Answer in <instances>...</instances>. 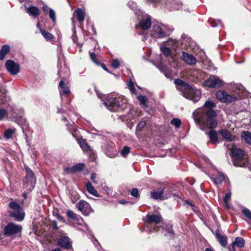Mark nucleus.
<instances>
[{
  "mask_svg": "<svg viewBox=\"0 0 251 251\" xmlns=\"http://www.w3.org/2000/svg\"><path fill=\"white\" fill-rule=\"evenodd\" d=\"M215 104L211 100L205 101L202 108L195 110L193 116L195 122L202 127L206 126L209 128H215L217 125V121L215 119L217 116L216 112L213 108Z\"/></svg>",
  "mask_w": 251,
  "mask_h": 251,
  "instance_id": "obj_1",
  "label": "nucleus"
},
{
  "mask_svg": "<svg viewBox=\"0 0 251 251\" xmlns=\"http://www.w3.org/2000/svg\"><path fill=\"white\" fill-rule=\"evenodd\" d=\"M58 75L62 79L59 83L58 89L60 94H69L70 91L69 87L64 83L63 79L70 75L69 69L67 68L64 63V55L60 53L58 55Z\"/></svg>",
  "mask_w": 251,
  "mask_h": 251,
  "instance_id": "obj_2",
  "label": "nucleus"
},
{
  "mask_svg": "<svg viewBox=\"0 0 251 251\" xmlns=\"http://www.w3.org/2000/svg\"><path fill=\"white\" fill-rule=\"evenodd\" d=\"M149 3L159 5L169 11L177 10L182 7V3L179 0H147Z\"/></svg>",
  "mask_w": 251,
  "mask_h": 251,
  "instance_id": "obj_3",
  "label": "nucleus"
},
{
  "mask_svg": "<svg viewBox=\"0 0 251 251\" xmlns=\"http://www.w3.org/2000/svg\"><path fill=\"white\" fill-rule=\"evenodd\" d=\"M172 30L161 23H157L152 25L151 36L154 39L163 38L169 35Z\"/></svg>",
  "mask_w": 251,
  "mask_h": 251,
  "instance_id": "obj_4",
  "label": "nucleus"
},
{
  "mask_svg": "<svg viewBox=\"0 0 251 251\" xmlns=\"http://www.w3.org/2000/svg\"><path fill=\"white\" fill-rule=\"evenodd\" d=\"M229 149L230 151L231 156L237 160L234 162L235 166L243 167L247 163L244 151L238 148L234 145H232Z\"/></svg>",
  "mask_w": 251,
  "mask_h": 251,
  "instance_id": "obj_5",
  "label": "nucleus"
},
{
  "mask_svg": "<svg viewBox=\"0 0 251 251\" xmlns=\"http://www.w3.org/2000/svg\"><path fill=\"white\" fill-rule=\"evenodd\" d=\"M138 11L139 14L136 16L139 20V22L138 25H136V28L140 27L143 30L149 29L151 25V17L141 10Z\"/></svg>",
  "mask_w": 251,
  "mask_h": 251,
  "instance_id": "obj_6",
  "label": "nucleus"
},
{
  "mask_svg": "<svg viewBox=\"0 0 251 251\" xmlns=\"http://www.w3.org/2000/svg\"><path fill=\"white\" fill-rule=\"evenodd\" d=\"M9 207L12 210L10 216L16 220L22 221L25 217V213L21 206L16 202L11 201L9 204Z\"/></svg>",
  "mask_w": 251,
  "mask_h": 251,
  "instance_id": "obj_7",
  "label": "nucleus"
},
{
  "mask_svg": "<svg viewBox=\"0 0 251 251\" xmlns=\"http://www.w3.org/2000/svg\"><path fill=\"white\" fill-rule=\"evenodd\" d=\"M99 98L103 100L105 99L104 104L111 111H115L120 105L118 100L112 97V95H99Z\"/></svg>",
  "mask_w": 251,
  "mask_h": 251,
  "instance_id": "obj_8",
  "label": "nucleus"
},
{
  "mask_svg": "<svg viewBox=\"0 0 251 251\" xmlns=\"http://www.w3.org/2000/svg\"><path fill=\"white\" fill-rule=\"evenodd\" d=\"M174 83L176 87H179L184 91L201 94L200 90L197 89L194 85H190L180 78L175 79Z\"/></svg>",
  "mask_w": 251,
  "mask_h": 251,
  "instance_id": "obj_9",
  "label": "nucleus"
},
{
  "mask_svg": "<svg viewBox=\"0 0 251 251\" xmlns=\"http://www.w3.org/2000/svg\"><path fill=\"white\" fill-rule=\"evenodd\" d=\"M26 177L24 182V186L29 191H31L34 187L36 183V178L33 172L28 168H25Z\"/></svg>",
  "mask_w": 251,
  "mask_h": 251,
  "instance_id": "obj_10",
  "label": "nucleus"
},
{
  "mask_svg": "<svg viewBox=\"0 0 251 251\" xmlns=\"http://www.w3.org/2000/svg\"><path fill=\"white\" fill-rule=\"evenodd\" d=\"M5 67L7 72L12 75H15L19 73L20 71V65L12 60H6Z\"/></svg>",
  "mask_w": 251,
  "mask_h": 251,
  "instance_id": "obj_11",
  "label": "nucleus"
},
{
  "mask_svg": "<svg viewBox=\"0 0 251 251\" xmlns=\"http://www.w3.org/2000/svg\"><path fill=\"white\" fill-rule=\"evenodd\" d=\"M227 89L236 94H251L244 86L240 83H230L227 85Z\"/></svg>",
  "mask_w": 251,
  "mask_h": 251,
  "instance_id": "obj_12",
  "label": "nucleus"
},
{
  "mask_svg": "<svg viewBox=\"0 0 251 251\" xmlns=\"http://www.w3.org/2000/svg\"><path fill=\"white\" fill-rule=\"evenodd\" d=\"M22 229V227L21 226L13 223H9L4 229V234L7 236L16 234L21 232Z\"/></svg>",
  "mask_w": 251,
  "mask_h": 251,
  "instance_id": "obj_13",
  "label": "nucleus"
},
{
  "mask_svg": "<svg viewBox=\"0 0 251 251\" xmlns=\"http://www.w3.org/2000/svg\"><path fill=\"white\" fill-rule=\"evenodd\" d=\"M180 59L189 66H194L197 63L196 58L192 54L182 51Z\"/></svg>",
  "mask_w": 251,
  "mask_h": 251,
  "instance_id": "obj_14",
  "label": "nucleus"
},
{
  "mask_svg": "<svg viewBox=\"0 0 251 251\" xmlns=\"http://www.w3.org/2000/svg\"><path fill=\"white\" fill-rule=\"evenodd\" d=\"M204 84L209 88L219 87L223 84V81L218 77L214 76L205 80Z\"/></svg>",
  "mask_w": 251,
  "mask_h": 251,
  "instance_id": "obj_15",
  "label": "nucleus"
},
{
  "mask_svg": "<svg viewBox=\"0 0 251 251\" xmlns=\"http://www.w3.org/2000/svg\"><path fill=\"white\" fill-rule=\"evenodd\" d=\"M77 209L85 215H88L92 211L90 204L84 201H79L76 204Z\"/></svg>",
  "mask_w": 251,
  "mask_h": 251,
  "instance_id": "obj_16",
  "label": "nucleus"
},
{
  "mask_svg": "<svg viewBox=\"0 0 251 251\" xmlns=\"http://www.w3.org/2000/svg\"><path fill=\"white\" fill-rule=\"evenodd\" d=\"M57 245L66 249H69L71 247V243L68 237H61L57 241Z\"/></svg>",
  "mask_w": 251,
  "mask_h": 251,
  "instance_id": "obj_17",
  "label": "nucleus"
},
{
  "mask_svg": "<svg viewBox=\"0 0 251 251\" xmlns=\"http://www.w3.org/2000/svg\"><path fill=\"white\" fill-rule=\"evenodd\" d=\"M164 189H162L160 191H153L151 192V198L157 200H165L168 198L169 195H163Z\"/></svg>",
  "mask_w": 251,
  "mask_h": 251,
  "instance_id": "obj_18",
  "label": "nucleus"
},
{
  "mask_svg": "<svg viewBox=\"0 0 251 251\" xmlns=\"http://www.w3.org/2000/svg\"><path fill=\"white\" fill-rule=\"evenodd\" d=\"M24 6L26 9V12L29 15L34 18H36L39 16L40 14V10L37 6H30L27 7L25 5Z\"/></svg>",
  "mask_w": 251,
  "mask_h": 251,
  "instance_id": "obj_19",
  "label": "nucleus"
},
{
  "mask_svg": "<svg viewBox=\"0 0 251 251\" xmlns=\"http://www.w3.org/2000/svg\"><path fill=\"white\" fill-rule=\"evenodd\" d=\"M217 99L222 102H230L237 99L234 95H216Z\"/></svg>",
  "mask_w": 251,
  "mask_h": 251,
  "instance_id": "obj_20",
  "label": "nucleus"
},
{
  "mask_svg": "<svg viewBox=\"0 0 251 251\" xmlns=\"http://www.w3.org/2000/svg\"><path fill=\"white\" fill-rule=\"evenodd\" d=\"M215 235L220 244L223 247H226L227 245V236L226 235H222L219 230L215 231Z\"/></svg>",
  "mask_w": 251,
  "mask_h": 251,
  "instance_id": "obj_21",
  "label": "nucleus"
},
{
  "mask_svg": "<svg viewBox=\"0 0 251 251\" xmlns=\"http://www.w3.org/2000/svg\"><path fill=\"white\" fill-rule=\"evenodd\" d=\"M161 217L159 215L151 214L147 216V221L149 224H158L161 222Z\"/></svg>",
  "mask_w": 251,
  "mask_h": 251,
  "instance_id": "obj_22",
  "label": "nucleus"
},
{
  "mask_svg": "<svg viewBox=\"0 0 251 251\" xmlns=\"http://www.w3.org/2000/svg\"><path fill=\"white\" fill-rule=\"evenodd\" d=\"M245 241L244 239L240 237L235 238L234 241L231 244L233 251H234V246H236L239 248H243L245 246Z\"/></svg>",
  "mask_w": 251,
  "mask_h": 251,
  "instance_id": "obj_23",
  "label": "nucleus"
},
{
  "mask_svg": "<svg viewBox=\"0 0 251 251\" xmlns=\"http://www.w3.org/2000/svg\"><path fill=\"white\" fill-rule=\"evenodd\" d=\"M219 133L222 135L223 138L228 141H232L234 137L226 129H221L219 131Z\"/></svg>",
  "mask_w": 251,
  "mask_h": 251,
  "instance_id": "obj_24",
  "label": "nucleus"
},
{
  "mask_svg": "<svg viewBox=\"0 0 251 251\" xmlns=\"http://www.w3.org/2000/svg\"><path fill=\"white\" fill-rule=\"evenodd\" d=\"M76 14L77 20L81 23L84 21L85 13L84 10L81 8H77L75 12Z\"/></svg>",
  "mask_w": 251,
  "mask_h": 251,
  "instance_id": "obj_25",
  "label": "nucleus"
},
{
  "mask_svg": "<svg viewBox=\"0 0 251 251\" xmlns=\"http://www.w3.org/2000/svg\"><path fill=\"white\" fill-rule=\"evenodd\" d=\"M166 44L170 49L176 50L179 45V43L176 40L170 38L167 41Z\"/></svg>",
  "mask_w": 251,
  "mask_h": 251,
  "instance_id": "obj_26",
  "label": "nucleus"
},
{
  "mask_svg": "<svg viewBox=\"0 0 251 251\" xmlns=\"http://www.w3.org/2000/svg\"><path fill=\"white\" fill-rule=\"evenodd\" d=\"M77 141L84 151L87 152L91 150L90 146L88 145L85 140L81 138L77 139Z\"/></svg>",
  "mask_w": 251,
  "mask_h": 251,
  "instance_id": "obj_27",
  "label": "nucleus"
},
{
  "mask_svg": "<svg viewBox=\"0 0 251 251\" xmlns=\"http://www.w3.org/2000/svg\"><path fill=\"white\" fill-rule=\"evenodd\" d=\"M211 179L215 184L218 185L224 180L225 176L223 174L218 173L217 176L212 175Z\"/></svg>",
  "mask_w": 251,
  "mask_h": 251,
  "instance_id": "obj_28",
  "label": "nucleus"
},
{
  "mask_svg": "<svg viewBox=\"0 0 251 251\" xmlns=\"http://www.w3.org/2000/svg\"><path fill=\"white\" fill-rule=\"evenodd\" d=\"M10 51V47L8 45H4L2 46L0 50V60H3L6 55Z\"/></svg>",
  "mask_w": 251,
  "mask_h": 251,
  "instance_id": "obj_29",
  "label": "nucleus"
},
{
  "mask_svg": "<svg viewBox=\"0 0 251 251\" xmlns=\"http://www.w3.org/2000/svg\"><path fill=\"white\" fill-rule=\"evenodd\" d=\"M128 7L134 12L135 15L136 16L139 14L138 10H141L138 8L137 4L133 1L130 0L127 3Z\"/></svg>",
  "mask_w": 251,
  "mask_h": 251,
  "instance_id": "obj_30",
  "label": "nucleus"
},
{
  "mask_svg": "<svg viewBox=\"0 0 251 251\" xmlns=\"http://www.w3.org/2000/svg\"><path fill=\"white\" fill-rule=\"evenodd\" d=\"M86 189L88 192L93 196L99 197L100 195L98 193L97 191L95 189L94 187L92 186L91 183L89 182L87 183L86 185Z\"/></svg>",
  "mask_w": 251,
  "mask_h": 251,
  "instance_id": "obj_31",
  "label": "nucleus"
},
{
  "mask_svg": "<svg viewBox=\"0 0 251 251\" xmlns=\"http://www.w3.org/2000/svg\"><path fill=\"white\" fill-rule=\"evenodd\" d=\"M241 137L246 143L251 145V132L246 131L242 133Z\"/></svg>",
  "mask_w": 251,
  "mask_h": 251,
  "instance_id": "obj_32",
  "label": "nucleus"
},
{
  "mask_svg": "<svg viewBox=\"0 0 251 251\" xmlns=\"http://www.w3.org/2000/svg\"><path fill=\"white\" fill-rule=\"evenodd\" d=\"M40 33L47 41H50L53 38V36L51 33L42 28H40Z\"/></svg>",
  "mask_w": 251,
  "mask_h": 251,
  "instance_id": "obj_33",
  "label": "nucleus"
},
{
  "mask_svg": "<svg viewBox=\"0 0 251 251\" xmlns=\"http://www.w3.org/2000/svg\"><path fill=\"white\" fill-rule=\"evenodd\" d=\"M208 135L210 140L214 144H216L218 142L217 134L215 131L210 130L208 132Z\"/></svg>",
  "mask_w": 251,
  "mask_h": 251,
  "instance_id": "obj_34",
  "label": "nucleus"
},
{
  "mask_svg": "<svg viewBox=\"0 0 251 251\" xmlns=\"http://www.w3.org/2000/svg\"><path fill=\"white\" fill-rule=\"evenodd\" d=\"M185 98L192 102L196 103L201 99L200 95H184Z\"/></svg>",
  "mask_w": 251,
  "mask_h": 251,
  "instance_id": "obj_35",
  "label": "nucleus"
},
{
  "mask_svg": "<svg viewBox=\"0 0 251 251\" xmlns=\"http://www.w3.org/2000/svg\"><path fill=\"white\" fill-rule=\"evenodd\" d=\"M181 43L184 44L185 46H188L189 45V42L191 40V38L188 37L187 35L183 34L181 35Z\"/></svg>",
  "mask_w": 251,
  "mask_h": 251,
  "instance_id": "obj_36",
  "label": "nucleus"
},
{
  "mask_svg": "<svg viewBox=\"0 0 251 251\" xmlns=\"http://www.w3.org/2000/svg\"><path fill=\"white\" fill-rule=\"evenodd\" d=\"M208 22L212 27L218 26H222V22L220 20H209Z\"/></svg>",
  "mask_w": 251,
  "mask_h": 251,
  "instance_id": "obj_37",
  "label": "nucleus"
},
{
  "mask_svg": "<svg viewBox=\"0 0 251 251\" xmlns=\"http://www.w3.org/2000/svg\"><path fill=\"white\" fill-rule=\"evenodd\" d=\"M160 49L161 52L166 57L169 56L171 53V49L170 48L162 46L160 47Z\"/></svg>",
  "mask_w": 251,
  "mask_h": 251,
  "instance_id": "obj_38",
  "label": "nucleus"
},
{
  "mask_svg": "<svg viewBox=\"0 0 251 251\" xmlns=\"http://www.w3.org/2000/svg\"><path fill=\"white\" fill-rule=\"evenodd\" d=\"M127 86L128 87V88L129 89L130 91L133 94H136L135 89L134 87V84L133 83L131 78H129L127 80Z\"/></svg>",
  "mask_w": 251,
  "mask_h": 251,
  "instance_id": "obj_39",
  "label": "nucleus"
},
{
  "mask_svg": "<svg viewBox=\"0 0 251 251\" xmlns=\"http://www.w3.org/2000/svg\"><path fill=\"white\" fill-rule=\"evenodd\" d=\"M15 129L9 128L6 130L4 133V137L7 139L11 138L13 134L15 133Z\"/></svg>",
  "mask_w": 251,
  "mask_h": 251,
  "instance_id": "obj_40",
  "label": "nucleus"
},
{
  "mask_svg": "<svg viewBox=\"0 0 251 251\" xmlns=\"http://www.w3.org/2000/svg\"><path fill=\"white\" fill-rule=\"evenodd\" d=\"M138 99L140 102V104L142 105L143 107H147V98L145 95H139L138 97Z\"/></svg>",
  "mask_w": 251,
  "mask_h": 251,
  "instance_id": "obj_41",
  "label": "nucleus"
},
{
  "mask_svg": "<svg viewBox=\"0 0 251 251\" xmlns=\"http://www.w3.org/2000/svg\"><path fill=\"white\" fill-rule=\"evenodd\" d=\"M75 173L83 170L85 164L83 163H78L73 166Z\"/></svg>",
  "mask_w": 251,
  "mask_h": 251,
  "instance_id": "obj_42",
  "label": "nucleus"
},
{
  "mask_svg": "<svg viewBox=\"0 0 251 251\" xmlns=\"http://www.w3.org/2000/svg\"><path fill=\"white\" fill-rule=\"evenodd\" d=\"M49 15L50 18L52 22L55 23L56 21V14L55 11L52 9H49Z\"/></svg>",
  "mask_w": 251,
  "mask_h": 251,
  "instance_id": "obj_43",
  "label": "nucleus"
},
{
  "mask_svg": "<svg viewBox=\"0 0 251 251\" xmlns=\"http://www.w3.org/2000/svg\"><path fill=\"white\" fill-rule=\"evenodd\" d=\"M171 124L178 128L180 127L181 124V121L179 119L174 118L171 121Z\"/></svg>",
  "mask_w": 251,
  "mask_h": 251,
  "instance_id": "obj_44",
  "label": "nucleus"
},
{
  "mask_svg": "<svg viewBox=\"0 0 251 251\" xmlns=\"http://www.w3.org/2000/svg\"><path fill=\"white\" fill-rule=\"evenodd\" d=\"M90 57L91 59L96 64L99 65L100 63L97 60L96 55L94 52H89Z\"/></svg>",
  "mask_w": 251,
  "mask_h": 251,
  "instance_id": "obj_45",
  "label": "nucleus"
},
{
  "mask_svg": "<svg viewBox=\"0 0 251 251\" xmlns=\"http://www.w3.org/2000/svg\"><path fill=\"white\" fill-rule=\"evenodd\" d=\"M111 66L115 69H118L120 66V61L118 59H114L111 63Z\"/></svg>",
  "mask_w": 251,
  "mask_h": 251,
  "instance_id": "obj_46",
  "label": "nucleus"
},
{
  "mask_svg": "<svg viewBox=\"0 0 251 251\" xmlns=\"http://www.w3.org/2000/svg\"><path fill=\"white\" fill-rule=\"evenodd\" d=\"M230 197H231V193H228L225 195V197L224 198V202H225L226 205L227 207H229L228 205V201L230 200Z\"/></svg>",
  "mask_w": 251,
  "mask_h": 251,
  "instance_id": "obj_47",
  "label": "nucleus"
},
{
  "mask_svg": "<svg viewBox=\"0 0 251 251\" xmlns=\"http://www.w3.org/2000/svg\"><path fill=\"white\" fill-rule=\"evenodd\" d=\"M129 152V148L128 147L125 146L121 151V154L123 156H126Z\"/></svg>",
  "mask_w": 251,
  "mask_h": 251,
  "instance_id": "obj_48",
  "label": "nucleus"
},
{
  "mask_svg": "<svg viewBox=\"0 0 251 251\" xmlns=\"http://www.w3.org/2000/svg\"><path fill=\"white\" fill-rule=\"evenodd\" d=\"M66 215L70 219L73 220L75 219V214L72 210H68L66 212Z\"/></svg>",
  "mask_w": 251,
  "mask_h": 251,
  "instance_id": "obj_49",
  "label": "nucleus"
},
{
  "mask_svg": "<svg viewBox=\"0 0 251 251\" xmlns=\"http://www.w3.org/2000/svg\"><path fill=\"white\" fill-rule=\"evenodd\" d=\"M243 214L249 219L251 220V211L248 209H243Z\"/></svg>",
  "mask_w": 251,
  "mask_h": 251,
  "instance_id": "obj_50",
  "label": "nucleus"
},
{
  "mask_svg": "<svg viewBox=\"0 0 251 251\" xmlns=\"http://www.w3.org/2000/svg\"><path fill=\"white\" fill-rule=\"evenodd\" d=\"M7 114V112L4 109H0V120H2Z\"/></svg>",
  "mask_w": 251,
  "mask_h": 251,
  "instance_id": "obj_51",
  "label": "nucleus"
},
{
  "mask_svg": "<svg viewBox=\"0 0 251 251\" xmlns=\"http://www.w3.org/2000/svg\"><path fill=\"white\" fill-rule=\"evenodd\" d=\"M64 171L67 174H72L75 173L73 166L72 167H65L64 168Z\"/></svg>",
  "mask_w": 251,
  "mask_h": 251,
  "instance_id": "obj_52",
  "label": "nucleus"
},
{
  "mask_svg": "<svg viewBox=\"0 0 251 251\" xmlns=\"http://www.w3.org/2000/svg\"><path fill=\"white\" fill-rule=\"evenodd\" d=\"M146 123L145 121H142L138 125L137 128L138 130H141L146 126Z\"/></svg>",
  "mask_w": 251,
  "mask_h": 251,
  "instance_id": "obj_53",
  "label": "nucleus"
},
{
  "mask_svg": "<svg viewBox=\"0 0 251 251\" xmlns=\"http://www.w3.org/2000/svg\"><path fill=\"white\" fill-rule=\"evenodd\" d=\"M72 39L74 43H76V42L77 41V37L76 36V31H75V28H74L73 29V34L72 36Z\"/></svg>",
  "mask_w": 251,
  "mask_h": 251,
  "instance_id": "obj_54",
  "label": "nucleus"
},
{
  "mask_svg": "<svg viewBox=\"0 0 251 251\" xmlns=\"http://www.w3.org/2000/svg\"><path fill=\"white\" fill-rule=\"evenodd\" d=\"M131 195L134 197L137 198L139 196L138 189L137 188H133L131 190Z\"/></svg>",
  "mask_w": 251,
  "mask_h": 251,
  "instance_id": "obj_55",
  "label": "nucleus"
},
{
  "mask_svg": "<svg viewBox=\"0 0 251 251\" xmlns=\"http://www.w3.org/2000/svg\"><path fill=\"white\" fill-rule=\"evenodd\" d=\"M93 91H95L96 94H100L98 91V90L96 86H94L92 89H89L88 90V92L89 93H93Z\"/></svg>",
  "mask_w": 251,
  "mask_h": 251,
  "instance_id": "obj_56",
  "label": "nucleus"
},
{
  "mask_svg": "<svg viewBox=\"0 0 251 251\" xmlns=\"http://www.w3.org/2000/svg\"><path fill=\"white\" fill-rule=\"evenodd\" d=\"M10 113L11 116L14 118H16L18 116V113L16 111V109L14 107L11 108Z\"/></svg>",
  "mask_w": 251,
  "mask_h": 251,
  "instance_id": "obj_57",
  "label": "nucleus"
},
{
  "mask_svg": "<svg viewBox=\"0 0 251 251\" xmlns=\"http://www.w3.org/2000/svg\"><path fill=\"white\" fill-rule=\"evenodd\" d=\"M100 65L101 67L104 71H106L108 73H110V72L109 71L108 69H107V68L104 63H100ZM112 74H113L115 76H116V75L115 74L113 73H112Z\"/></svg>",
  "mask_w": 251,
  "mask_h": 251,
  "instance_id": "obj_58",
  "label": "nucleus"
},
{
  "mask_svg": "<svg viewBox=\"0 0 251 251\" xmlns=\"http://www.w3.org/2000/svg\"><path fill=\"white\" fill-rule=\"evenodd\" d=\"M43 10L45 13H46L48 11H49L50 8L48 7L47 5H44L42 7Z\"/></svg>",
  "mask_w": 251,
  "mask_h": 251,
  "instance_id": "obj_59",
  "label": "nucleus"
},
{
  "mask_svg": "<svg viewBox=\"0 0 251 251\" xmlns=\"http://www.w3.org/2000/svg\"><path fill=\"white\" fill-rule=\"evenodd\" d=\"M169 195V196H168V198H170L171 195H172V193L169 190V191H166L165 192V193L163 192V195Z\"/></svg>",
  "mask_w": 251,
  "mask_h": 251,
  "instance_id": "obj_60",
  "label": "nucleus"
},
{
  "mask_svg": "<svg viewBox=\"0 0 251 251\" xmlns=\"http://www.w3.org/2000/svg\"><path fill=\"white\" fill-rule=\"evenodd\" d=\"M96 177V175L93 174L91 175V178L93 180L94 183H97L96 181L95 180V178Z\"/></svg>",
  "mask_w": 251,
  "mask_h": 251,
  "instance_id": "obj_61",
  "label": "nucleus"
},
{
  "mask_svg": "<svg viewBox=\"0 0 251 251\" xmlns=\"http://www.w3.org/2000/svg\"><path fill=\"white\" fill-rule=\"evenodd\" d=\"M57 218H58V219L59 220H60V221L62 222L63 223H65V219L62 216H61L60 215H58V217H57Z\"/></svg>",
  "mask_w": 251,
  "mask_h": 251,
  "instance_id": "obj_62",
  "label": "nucleus"
},
{
  "mask_svg": "<svg viewBox=\"0 0 251 251\" xmlns=\"http://www.w3.org/2000/svg\"><path fill=\"white\" fill-rule=\"evenodd\" d=\"M52 226L56 229H57L58 228L57 223L56 221H54L52 222Z\"/></svg>",
  "mask_w": 251,
  "mask_h": 251,
  "instance_id": "obj_63",
  "label": "nucleus"
},
{
  "mask_svg": "<svg viewBox=\"0 0 251 251\" xmlns=\"http://www.w3.org/2000/svg\"><path fill=\"white\" fill-rule=\"evenodd\" d=\"M215 94H222V95H224V94H227L226 92L224 91H219V92H217Z\"/></svg>",
  "mask_w": 251,
  "mask_h": 251,
  "instance_id": "obj_64",
  "label": "nucleus"
}]
</instances>
